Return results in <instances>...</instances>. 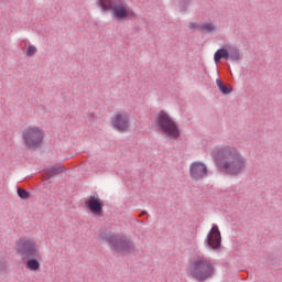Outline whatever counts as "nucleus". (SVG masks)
Listing matches in <instances>:
<instances>
[{
    "label": "nucleus",
    "mask_w": 282,
    "mask_h": 282,
    "mask_svg": "<svg viewBox=\"0 0 282 282\" xmlns=\"http://www.w3.org/2000/svg\"><path fill=\"white\" fill-rule=\"evenodd\" d=\"M215 160L218 169L229 177H239L248 169V159L235 147L226 145L217 150Z\"/></svg>",
    "instance_id": "1"
},
{
    "label": "nucleus",
    "mask_w": 282,
    "mask_h": 282,
    "mask_svg": "<svg viewBox=\"0 0 282 282\" xmlns=\"http://www.w3.org/2000/svg\"><path fill=\"white\" fill-rule=\"evenodd\" d=\"M99 238L102 239V241H107L110 246V250L113 252H119L120 254H131V252H135V242L126 235L100 232Z\"/></svg>",
    "instance_id": "2"
},
{
    "label": "nucleus",
    "mask_w": 282,
    "mask_h": 282,
    "mask_svg": "<svg viewBox=\"0 0 282 282\" xmlns=\"http://www.w3.org/2000/svg\"><path fill=\"white\" fill-rule=\"evenodd\" d=\"M215 264L208 258H197L189 264V274L194 281L206 282L215 276Z\"/></svg>",
    "instance_id": "3"
},
{
    "label": "nucleus",
    "mask_w": 282,
    "mask_h": 282,
    "mask_svg": "<svg viewBox=\"0 0 282 282\" xmlns=\"http://www.w3.org/2000/svg\"><path fill=\"white\" fill-rule=\"evenodd\" d=\"M97 6L102 12H111L115 21H137L138 19V13L122 3L113 4L109 1H98Z\"/></svg>",
    "instance_id": "4"
},
{
    "label": "nucleus",
    "mask_w": 282,
    "mask_h": 282,
    "mask_svg": "<svg viewBox=\"0 0 282 282\" xmlns=\"http://www.w3.org/2000/svg\"><path fill=\"white\" fill-rule=\"evenodd\" d=\"M43 140H45V131L36 126L22 130V144L26 151H39L43 147Z\"/></svg>",
    "instance_id": "5"
},
{
    "label": "nucleus",
    "mask_w": 282,
    "mask_h": 282,
    "mask_svg": "<svg viewBox=\"0 0 282 282\" xmlns=\"http://www.w3.org/2000/svg\"><path fill=\"white\" fill-rule=\"evenodd\" d=\"M155 124L159 131H162L164 135L171 138L172 140H177V138L182 135L177 122H175V120L171 118V115L164 110L159 111L155 119Z\"/></svg>",
    "instance_id": "6"
},
{
    "label": "nucleus",
    "mask_w": 282,
    "mask_h": 282,
    "mask_svg": "<svg viewBox=\"0 0 282 282\" xmlns=\"http://www.w3.org/2000/svg\"><path fill=\"white\" fill-rule=\"evenodd\" d=\"M17 246V252L20 254L22 261H25V259H39L41 257V252L36 249V242L30 239L21 238Z\"/></svg>",
    "instance_id": "7"
},
{
    "label": "nucleus",
    "mask_w": 282,
    "mask_h": 282,
    "mask_svg": "<svg viewBox=\"0 0 282 282\" xmlns=\"http://www.w3.org/2000/svg\"><path fill=\"white\" fill-rule=\"evenodd\" d=\"M205 243L210 248V250H219L221 248V231H219V226L215 224L212 226Z\"/></svg>",
    "instance_id": "8"
},
{
    "label": "nucleus",
    "mask_w": 282,
    "mask_h": 282,
    "mask_svg": "<svg viewBox=\"0 0 282 282\" xmlns=\"http://www.w3.org/2000/svg\"><path fill=\"white\" fill-rule=\"evenodd\" d=\"M189 176L195 182H199L204 177H208V167L203 162H193L189 166Z\"/></svg>",
    "instance_id": "9"
},
{
    "label": "nucleus",
    "mask_w": 282,
    "mask_h": 282,
    "mask_svg": "<svg viewBox=\"0 0 282 282\" xmlns=\"http://www.w3.org/2000/svg\"><path fill=\"white\" fill-rule=\"evenodd\" d=\"M86 208H88L93 215H96V217H102L105 212L102 208H105V203L96 196H90L86 202H85Z\"/></svg>",
    "instance_id": "10"
},
{
    "label": "nucleus",
    "mask_w": 282,
    "mask_h": 282,
    "mask_svg": "<svg viewBox=\"0 0 282 282\" xmlns=\"http://www.w3.org/2000/svg\"><path fill=\"white\" fill-rule=\"evenodd\" d=\"M113 129L123 133L124 131H129V115L127 113H117L115 116V120L111 121Z\"/></svg>",
    "instance_id": "11"
},
{
    "label": "nucleus",
    "mask_w": 282,
    "mask_h": 282,
    "mask_svg": "<svg viewBox=\"0 0 282 282\" xmlns=\"http://www.w3.org/2000/svg\"><path fill=\"white\" fill-rule=\"evenodd\" d=\"M228 50V61H232V63L241 62V51L237 46L227 45Z\"/></svg>",
    "instance_id": "12"
},
{
    "label": "nucleus",
    "mask_w": 282,
    "mask_h": 282,
    "mask_svg": "<svg viewBox=\"0 0 282 282\" xmlns=\"http://www.w3.org/2000/svg\"><path fill=\"white\" fill-rule=\"evenodd\" d=\"M65 166L61 164L52 165L46 170V180H52V177H56V175H61V173H65Z\"/></svg>",
    "instance_id": "13"
},
{
    "label": "nucleus",
    "mask_w": 282,
    "mask_h": 282,
    "mask_svg": "<svg viewBox=\"0 0 282 282\" xmlns=\"http://www.w3.org/2000/svg\"><path fill=\"white\" fill-rule=\"evenodd\" d=\"M221 61H228V46H223L218 48L214 54V62L219 65Z\"/></svg>",
    "instance_id": "14"
},
{
    "label": "nucleus",
    "mask_w": 282,
    "mask_h": 282,
    "mask_svg": "<svg viewBox=\"0 0 282 282\" xmlns=\"http://www.w3.org/2000/svg\"><path fill=\"white\" fill-rule=\"evenodd\" d=\"M25 268L31 270V272H39L41 270V262H39L37 258H26Z\"/></svg>",
    "instance_id": "15"
},
{
    "label": "nucleus",
    "mask_w": 282,
    "mask_h": 282,
    "mask_svg": "<svg viewBox=\"0 0 282 282\" xmlns=\"http://www.w3.org/2000/svg\"><path fill=\"white\" fill-rule=\"evenodd\" d=\"M216 85H217L219 91H221L224 94V96H228V94H232V88L230 86L224 84V80L217 79Z\"/></svg>",
    "instance_id": "16"
},
{
    "label": "nucleus",
    "mask_w": 282,
    "mask_h": 282,
    "mask_svg": "<svg viewBox=\"0 0 282 282\" xmlns=\"http://www.w3.org/2000/svg\"><path fill=\"white\" fill-rule=\"evenodd\" d=\"M217 30V26H215L213 23H204L203 25H200V32H203L204 34H207L208 32H215Z\"/></svg>",
    "instance_id": "17"
},
{
    "label": "nucleus",
    "mask_w": 282,
    "mask_h": 282,
    "mask_svg": "<svg viewBox=\"0 0 282 282\" xmlns=\"http://www.w3.org/2000/svg\"><path fill=\"white\" fill-rule=\"evenodd\" d=\"M17 193H18V197H20V199H30L31 194L26 189L18 188Z\"/></svg>",
    "instance_id": "18"
},
{
    "label": "nucleus",
    "mask_w": 282,
    "mask_h": 282,
    "mask_svg": "<svg viewBox=\"0 0 282 282\" xmlns=\"http://www.w3.org/2000/svg\"><path fill=\"white\" fill-rule=\"evenodd\" d=\"M37 50L34 45H29L26 48V56L32 57L34 54H36Z\"/></svg>",
    "instance_id": "19"
},
{
    "label": "nucleus",
    "mask_w": 282,
    "mask_h": 282,
    "mask_svg": "<svg viewBox=\"0 0 282 282\" xmlns=\"http://www.w3.org/2000/svg\"><path fill=\"white\" fill-rule=\"evenodd\" d=\"M8 272V261L0 260V274Z\"/></svg>",
    "instance_id": "20"
},
{
    "label": "nucleus",
    "mask_w": 282,
    "mask_h": 282,
    "mask_svg": "<svg viewBox=\"0 0 282 282\" xmlns=\"http://www.w3.org/2000/svg\"><path fill=\"white\" fill-rule=\"evenodd\" d=\"M188 6H191V2H188V1L180 2V11L181 12H186V10H188Z\"/></svg>",
    "instance_id": "21"
},
{
    "label": "nucleus",
    "mask_w": 282,
    "mask_h": 282,
    "mask_svg": "<svg viewBox=\"0 0 282 282\" xmlns=\"http://www.w3.org/2000/svg\"><path fill=\"white\" fill-rule=\"evenodd\" d=\"M188 28H189V30H198L199 32H200V28H202V25H199V24H197V23H195V22H191L189 24H188Z\"/></svg>",
    "instance_id": "22"
},
{
    "label": "nucleus",
    "mask_w": 282,
    "mask_h": 282,
    "mask_svg": "<svg viewBox=\"0 0 282 282\" xmlns=\"http://www.w3.org/2000/svg\"><path fill=\"white\" fill-rule=\"evenodd\" d=\"M144 215H149V213H147V210H142V212L139 214V217H144Z\"/></svg>",
    "instance_id": "23"
}]
</instances>
